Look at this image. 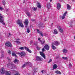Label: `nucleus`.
I'll return each instance as SVG.
<instances>
[{
	"instance_id": "nucleus-1",
	"label": "nucleus",
	"mask_w": 75,
	"mask_h": 75,
	"mask_svg": "<svg viewBox=\"0 0 75 75\" xmlns=\"http://www.w3.org/2000/svg\"><path fill=\"white\" fill-rule=\"evenodd\" d=\"M1 14L0 13V23H2L3 25H5V23H4V20L3 18H4V16H0Z\"/></svg>"
},
{
	"instance_id": "nucleus-2",
	"label": "nucleus",
	"mask_w": 75,
	"mask_h": 75,
	"mask_svg": "<svg viewBox=\"0 0 75 75\" xmlns=\"http://www.w3.org/2000/svg\"><path fill=\"white\" fill-rule=\"evenodd\" d=\"M11 65L12 67V69H15V68L16 67V66H15V65L13 64V63L11 62V63H9L8 64H7L8 67V66H9V65Z\"/></svg>"
},
{
	"instance_id": "nucleus-3",
	"label": "nucleus",
	"mask_w": 75,
	"mask_h": 75,
	"mask_svg": "<svg viewBox=\"0 0 75 75\" xmlns=\"http://www.w3.org/2000/svg\"><path fill=\"white\" fill-rule=\"evenodd\" d=\"M17 24H19V26H21V27H24V26L22 23H21L20 20H18L17 21Z\"/></svg>"
},
{
	"instance_id": "nucleus-4",
	"label": "nucleus",
	"mask_w": 75,
	"mask_h": 75,
	"mask_svg": "<svg viewBox=\"0 0 75 75\" xmlns=\"http://www.w3.org/2000/svg\"><path fill=\"white\" fill-rule=\"evenodd\" d=\"M5 45L6 46H7V47H9L10 48H11L12 47L11 44L10 43V42H7L6 43Z\"/></svg>"
},
{
	"instance_id": "nucleus-5",
	"label": "nucleus",
	"mask_w": 75,
	"mask_h": 75,
	"mask_svg": "<svg viewBox=\"0 0 75 75\" xmlns=\"http://www.w3.org/2000/svg\"><path fill=\"white\" fill-rule=\"evenodd\" d=\"M57 28L60 33H63V31H64L62 29V28H61V26H57Z\"/></svg>"
},
{
	"instance_id": "nucleus-6",
	"label": "nucleus",
	"mask_w": 75,
	"mask_h": 75,
	"mask_svg": "<svg viewBox=\"0 0 75 75\" xmlns=\"http://www.w3.org/2000/svg\"><path fill=\"white\" fill-rule=\"evenodd\" d=\"M36 61H42V58L41 59V57L39 56H37L36 57Z\"/></svg>"
},
{
	"instance_id": "nucleus-7",
	"label": "nucleus",
	"mask_w": 75,
	"mask_h": 75,
	"mask_svg": "<svg viewBox=\"0 0 75 75\" xmlns=\"http://www.w3.org/2000/svg\"><path fill=\"white\" fill-rule=\"evenodd\" d=\"M44 48L46 50H50V47L48 46V45H46L44 47Z\"/></svg>"
},
{
	"instance_id": "nucleus-8",
	"label": "nucleus",
	"mask_w": 75,
	"mask_h": 75,
	"mask_svg": "<svg viewBox=\"0 0 75 75\" xmlns=\"http://www.w3.org/2000/svg\"><path fill=\"white\" fill-rule=\"evenodd\" d=\"M40 55L42 57H43L44 59H45V55L43 52H40Z\"/></svg>"
},
{
	"instance_id": "nucleus-9",
	"label": "nucleus",
	"mask_w": 75,
	"mask_h": 75,
	"mask_svg": "<svg viewBox=\"0 0 75 75\" xmlns=\"http://www.w3.org/2000/svg\"><path fill=\"white\" fill-rule=\"evenodd\" d=\"M0 71L2 74H4V68H2L0 70Z\"/></svg>"
},
{
	"instance_id": "nucleus-10",
	"label": "nucleus",
	"mask_w": 75,
	"mask_h": 75,
	"mask_svg": "<svg viewBox=\"0 0 75 75\" xmlns=\"http://www.w3.org/2000/svg\"><path fill=\"white\" fill-rule=\"evenodd\" d=\"M52 44H54V45L58 46L59 44V42L58 41H55L54 42V43Z\"/></svg>"
},
{
	"instance_id": "nucleus-11",
	"label": "nucleus",
	"mask_w": 75,
	"mask_h": 75,
	"mask_svg": "<svg viewBox=\"0 0 75 75\" xmlns=\"http://www.w3.org/2000/svg\"><path fill=\"white\" fill-rule=\"evenodd\" d=\"M19 54L20 57H23V56H24V55H25V52H21V53H19Z\"/></svg>"
},
{
	"instance_id": "nucleus-12",
	"label": "nucleus",
	"mask_w": 75,
	"mask_h": 75,
	"mask_svg": "<svg viewBox=\"0 0 75 75\" xmlns=\"http://www.w3.org/2000/svg\"><path fill=\"white\" fill-rule=\"evenodd\" d=\"M24 23L25 24V25H26V26H25L27 27V26L28 24V21L27 19H26L25 21V22H24Z\"/></svg>"
},
{
	"instance_id": "nucleus-13",
	"label": "nucleus",
	"mask_w": 75,
	"mask_h": 75,
	"mask_svg": "<svg viewBox=\"0 0 75 75\" xmlns=\"http://www.w3.org/2000/svg\"><path fill=\"white\" fill-rule=\"evenodd\" d=\"M37 7L39 8H41V4L39 3H38L37 4Z\"/></svg>"
},
{
	"instance_id": "nucleus-14",
	"label": "nucleus",
	"mask_w": 75,
	"mask_h": 75,
	"mask_svg": "<svg viewBox=\"0 0 75 75\" xmlns=\"http://www.w3.org/2000/svg\"><path fill=\"white\" fill-rule=\"evenodd\" d=\"M58 10H59L61 8V5L59 4V3H58L57 4V7Z\"/></svg>"
},
{
	"instance_id": "nucleus-15",
	"label": "nucleus",
	"mask_w": 75,
	"mask_h": 75,
	"mask_svg": "<svg viewBox=\"0 0 75 75\" xmlns=\"http://www.w3.org/2000/svg\"><path fill=\"white\" fill-rule=\"evenodd\" d=\"M67 12L66 11L65 13L64 14V15H63V16H62V19H64L65 18V16H66V14H67Z\"/></svg>"
},
{
	"instance_id": "nucleus-16",
	"label": "nucleus",
	"mask_w": 75,
	"mask_h": 75,
	"mask_svg": "<svg viewBox=\"0 0 75 75\" xmlns=\"http://www.w3.org/2000/svg\"><path fill=\"white\" fill-rule=\"evenodd\" d=\"M57 67H58V66L56 64H54L53 66V69H56V68H57Z\"/></svg>"
},
{
	"instance_id": "nucleus-17",
	"label": "nucleus",
	"mask_w": 75,
	"mask_h": 75,
	"mask_svg": "<svg viewBox=\"0 0 75 75\" xmlns=\"http://www.w3.org/2000/svg\"><path fill=\"white\" fill-rule=\"evenodd\" d=\"M47 5L48 8V9H50V8H51V4H50V3H48L47 4Z\"/></svg>"
},
{
	"instance_id": "nucleus-18",
	"label": "nucleus",
	"mask_w": 75,
	"mask_h": 75,
	"mask_svg": "<svg viewBox=\"0 0 75 75\" xmlns=\"http://www.w3.org/2000/svg\"><path fill=\"white\" fill-rule=\"evenodd\" d=\"M63 53H67L68 52V50L67 49H64L63 50Z\"/></svg>"
},
{
	"instance_id": "nucleus-19",
	"label": "nucleus",
	"mask_w": 75,
	"mask_h": 75,
	"mask_svg": "<svg viewBox=\"0 0 75 75\" xmlns=\"http://www.w3.org/2000/svg\"><path fill=\"white\" fill-rule=\"evenodd\" d=\"M26 65H30V67H33V65L30 63H26Z\"/></svg>"
},
{
	"instance_id": "nucleus-20",
	"label": "nucleus",
	"mask_w": 75,
	"mask_h": 75,
	"mask_svg": "<svg viewBox=\"0 0 75 75\" xmlns=\"http://www.w3.org/2000/svg\"><path fill=\"white\" fill-rule=\"evenodd\" d=\"M54 45H54V44H52V48L53 50H55L56 49V47Z\"/></svg>"
},
{
	"instance_id": "nucleus-21",
	"label": "nucleus",
	"mask_w": 75,
	"mask_h": 75,
	"mask_svg": "<svg viewBox=\"0 0 75 75\" xmlns=\"http://www.w3.org/2000/svg\"><path fill=\"white\" fill-rule=\"evenodd\" d=\"M55 73H56V74H59V75L61 74V71L58 70L56 71H55Z\"/></svg>"
},
{
	"instance_id": "nucleus-22",
	"label": "nucleus",
	"mask_w": 75,
	"mask_h": 75,
	"mask_svg": "<svg viewBox=\"0 0 75 75\" xmlns=\"http://www.w3.org/2000/svg\"><path fill=\"white\" fill-rule=\"evenodd\" d=\"M67 7L68 10H71V7L69 4H67Z\"/></svg>"
},
{
	"instance_id": "nucleus-23",
	"label": "nucleus",
	"mask_w": 75,
	"mask_h": 75,
	"mask_svg": "<svg viewBox=\"0 0 75 75\" xmlns=\"http://www.w3.org/2000/svg\"><path fill=\"white\" fill-rule=\"evenodd\" d=\"M6 75H11V72L10 71H6Z\"/></svg>"
},
{
	"instance_id": "nucleus-24",
	"label": "nucleus",
	"mask_w": 75,
	"mask_h": 75,
	"mask_svg": "<svg viewBox=\"0 0 75 75\" xmlns=\"http://www.w3.org/2000/svg\"><path fill=\"white\" fill-rule=\"evenodd\" d=\"M54 33L55 34H58V31H57V29H54Z\"/></svg>"
},
{
	"instance_id": "nucleus-25",
	"label": "nucleus",
	"mask_w": 75,
	"mask_h": 75,
	"mask_svg": "<svg viewBox=\"0 0 75 75\" xmlns=\"http://www.w3.org/2000/svg\"><path fill=\"white\" fill-rule=\"evenodd\" d=\"M13 62L15 64H16V63H17V62H18V60L17 59H15Z\"/></svg>"
},
{
	"instance_id": "nucleus-26",
	"label": "nucleus",
	"mask_w": 75,
	"mask_h": 75,
	"mask_svg": "<svg viewBox=\"0 0 75 75\" xmlns=\"http://www.w3.org/2000/svg\"><path fill=\"white\" fill-rule=\"evenodd\" d=\"M15 75H20V74H19V73L18 71H15Z\"/></svg>"
},
{
	"instance_id": "nucleus-27",
	"label": "nucleus",
	"mask_w": 75,
	"mask_h": 75,
	"mask_svg": "<svg viewBox=\"0 0 75 75\" xmlns=\"http://www.w3.org/2000/svg\"><path fill=\"white\" fill-rule=\"evenodd\" d=\"M26 13L27 14V16H28V17H30V16L31 15H30V12H26Z\"/></svg>"
},
{
	"instance_id": "nucleus-28",
	"label": "nucleus",
	"mask_w": 75,
	"mask_h": 75,
	"mask_svg": "<svg viewBox=\"0 0 75 75\" xmlns=\"http://www.w3.org/2000/svg\"><path fill=\"white\" fill-rule=\"evenodd\" d=\"M27 32L28 33H29L30 32V29L28 28H27Z\"/></svg>"
},
{
	"instance_id": "nucleus-29",
	"label": "nucleus",
	"mask_w": 75,
	"mask_h": 75,
	"mask_svg": "<svg viewBox=\"0 0 75 75\" xmlns=\"http://www.w3.org/2000/svg\"><path fill=\"white\" fill-rule=\"evenodd\" d=\"M3 4L4 5H5L6 4V2H5V1L4 0H3L2 1Z\"/></svg>"
},
{
	"instance_id": "nucleus-30",
	"label": "nucleus",
	"mask_w": 75,
	"mask_h": 75,
	"mask_svg": "<svg viewBox=\"0 0 75 75\" xmlns=\"http://www.w3.org/2000/svg\"><path fill=\"white\" fill-rule=\"evenodd\" d=\"M3 10H4V8L2 7H0V10L1 11H2Z\"/></svg>"
},
{
	"instance_id": "nucleus-31",
	"label": "nucleus",
	"mask_w": 75,
	"mask_h": 75,
	"mask_svg": "<svg viewBox=\"0 0 75 75\" xmlns=\"http://www.w3.org/2000/svg\"><path fill=\"white\" fill-rule=\"evenodd\" d=\"M62 58L64 59H67V57H62Z\"/></svg>"
},
{
	"instance_id": "nucleus-32",
	"label": "nucleus",
	"mask_w": 75,
	"mask_h": 75,
	"mask_svg": "<svg viewBox=\"0 0 75 75\" xmlns=\"http://www.w3.org/2000/svg\"><path fill=\"white\" fill-rule=\"evenodd\" d=\"M11 51H10V50H8V54H9V55L11 54Z\"/></svg>"
},
{
	"instance_id": "nucleus-33",
	"label": "nucleus",
	"mask_w": 75,
	"mask_h": 75,
	"mask_svg": "<svg viewBox=\"0 0 75 75\" xmlns=\"http://www.w3.org/2000/svg\"><path fill=\"white\" fill-rule=\"evenodd\" d=\"M12 56H15V57L17 56V55H16V54L14 53H13L12 54Z\"/></svg>"
},
{
	"instance_id": "nucleus-34",
	"label": "nucleus",
	"mask_w": 75,
	"mask_h": 75,
	"mask_svg": "<svg viewBox=\"0 0 75 75\" xmlns=\"http://www.w3.org/2000/svg\"><path fill=\"white\" fill-rule=\"evenodd\" d=\"M25 49V50H26V51H28V50L29 49L28 47H24Z\"/></svg>"
},
{
	"instance_id": "nucleus-35",
	"label": "nucleus",
	"mask_w": 75,
	"mask_h": 75,
	"mask_svg": "<svg viewBox=\"0 0 75 75\" xmlns=\"http://www.w3.org/2000/svg\"><path fill=\"white\" fill-rule=\"evenodd\" d=\"M27 51H28V52H30V53H31V50H30L29 49H28V50H27Z\"/></svg>"
},
{
	"instance_id": "nucleus-36",
	"label": "nucleus",
	"mask_w": 75,
	"mask_h": 75,
	"mask_svg": "<svg viewBox=\"0 0 75 75\" xmlns=\"http://www.w3.org/2000/svg\"><path fill=\"white\" fill-rule=\"evenodd\" d=\"M25 65H26V63L25 64H23V65L22 66V67L24 68V67H25Z\"/></svg>"
},
{
	"instance_id": "nucleus-37",
	"label": "nucleus",
	"mask_w": 75,
	"mask_h": 75,
	"mask_svg": "<svg viewBox=\"0 0 75 75\" xmlns=\"http://www.w3.org/2000/svg\"><path fill=\"white\" fill-rule=\"evenodd\" d=\"M45 40H44L42 42H41V44H42H42H44V42H45Z\"/></svg>"
},
{
	"instance_id": "nucleus-38",
	"label": "nucleus",
	"mask_w": 75,
	"mask_h": 75,
	"mask_svg": "<svg viewBox=\"0 0 75 75\" xmlns=\"http://www.w3.org/2000/svg\"><path fill=\"white\" fill-rule=\"evenodd\" d=\"M37 9V8H34L33 9V10L34 11H36V10Z\"/></svg>"
},
{
	"instance_id": "nucleus-39",
	"label": "nucleus",
	"mask_w": 75,
	"mask_h": 75,
	"mask_svg": "<svg viewBox=\"0 0 75 75\" xmlns=\"http://www.w3.org/2000/svg\"><path fill=\"white\" fill-rule=\"evenodd\" d=\"M16 42L18 44H20V42L19 41H16Z\"/></svg>"
},
{
	"instance_id": "nucleus-40",
	"label": "nucleus",
	"mask_w": 75,
	"mask_h": 75,
	"mask_svg": "<svg viewBox=\"0 0 75 75\" xmlns=\"http://www.w3.org/2000/svg\"><path fill=\"white\" fill-rule=\"evenodd\" d=\"M51 61H52V59H50L49 61L48 62V63H50V62H51Z\"/></svg>"
},
{
	"instance_id": "nucleus-41",
	"label": "nucleus",
	"mask_w": 75,
	"mask_h": 75,
	"mask_svg": "<svg viewBox=\"0 0 75 75\" xmlns=\"http://www.w3.org/2000/svg\"><path fill=\"white\" fill-rule=\"evenodd\" d=\"M42 52H44V51H45V49L44 48L42 49Z\"/></svg>"
},
{
	"instance_id": "nucleus-42",
	"label": "nucleus",
	"mask_w": 75,
	"mask_h": 75,
	"mask_svg": "<svg viewBox=\"0 0 75 75\" xmlns=\"http://www.w3.org/2000/svg\"><path fill=\"white\" fill-rule=\"evenodd\" d=\"M38 50H40V48L38 47H36Z\"/></svg>"
},
{
	"instance_id": "nucleus-43",
	"label": "nucleus",
	"mask_w": 75,
	"mask_h": 75,
	"mask_svg": "<svg viewBox=\"0 0 75 75\" xmlns=\"http://www.w3.org/2000/svg\"><path fill=\"white\" fill-rule=\"evenodd\" d=\"M73 23V22H72V21L70 23V24L71 27L72 26V23Z\"/></svg>"
},
{
	"instance_id": "nucleus-44",
	"label": "nucleus",
	"mask_w": 75,
	"mask_h": 75,
	"mask_svg": "<svg viewBox=\"0 0 75 75\" xmlns=\"http://www.w3.org/2000/svg\"><path fill=\"white\" fill-rule=\"evenodd\" d=\"M41 73H42V74H44V70H42L41 71Z\"/></svg>"
},
{
	"instance_id": "nucleus-45",
	"label": "nucleus",
	"mask_w": 75,
	"mask_h": 75,
	"mask_svg": "<svg viewBox=\"0 0 75 75\" xmlns=\"http://www.w3.org/2000/svg\"><path fill=\"white\" fill-rule=\"evenodd\" d=\"M37 31L38 33H40V31H39V30L37 29Z\"/></svg>"
},
{
	"instance_id": "nucleus-46",
	"label": "nucleus",
	"mask_w": 75,
	"mask_h": 75,
	"mask_svg": "<svg viewBox=\"0 0 75 75\" xmlns=\"http://www.w3.org/2000/svg\"><path fill=\"white\" fill-rule=\"evenodd\" d=\"M37 31L38 33H40V31H39V30L37 29Z\"/></svg>"
},
{
	"instance_id": "nucleus-47",
	"label": "nucleus",
	"mask_w": 75,
	"mask_h": 75,
	"mask_svg": "<svg viewBox=\"0 0 75 75\" xmlns=\"http://www.w3.org/2000/svg\"><path fill=\"white\" fill-rule=\"evenodd\" d=\"M69 67H72V64H71L70 63L69 64Z\"/></svg>"
},
{
	"instance_id": "nucleus-48",
	"label": "nucleus",
	"mask_w": 75,
	"mask_h": 75,
	"mask_svg": "<svg viewBox=\"0 0 75 75\" xmlns=\"http://www.w3.org/2000/svg\"><path fill=\"white\" fill-rule=\"evenodd\" d=\"M6 12H7V11H8V10H9V9L8 8H6Z\"/></svg>"
},
{
	"instance_id": "nucleus-49",
	"label": "nucleus",
	"mask_w": 75,
	"mask_h": 75,
	"mask_svg": "<svg viewBox=\"0 0 75 75\" xmlns=\"http://www.w3.org/2000/svg\"><path fill=\"white\" fill-rule=\"evenodd\" d=\"M20 50H24V48H23V47H22L20 48Z\"/></svg>"
},
{
	"instance_id": "nucleus-50",
	"label": "nucleus",
	"mask_w": 75,
	"mask_h": 75,
	"mask_svg": "<svg viewBox=\"0 0 75 75\" xmlns=\"http://www.w3.org/2000/svg\"><path fill=\"white\" fill-rule=\"evenodd\" d=\"M4 57V54H1V58H3Z\"/></svg>"
},
{
	"instance_id": "nucleus-51",
	"label": "nucleus",
	"mask_w": 75,
	"mask_h": 75,
	"mask_svg": "<svg viewBox=\"0 0 75 75\" xmlns=\"http://www.w3.org/2000/svg\"><path fill=\"white\" fill-rule=\"evenodd\" d=\"M40 35H41V36H42V37H43V34H42V33H40Z\"/></svg>"
},
{
	"instance_id": "nucleus-52",
	"label": "nucleus",
	"mask_w": 75,
	"mask_h": 75,
	"mask_svg": "<svg viewBox=\"0 0 75 75\" xmlns=\"http://www.w3.org/2000/svg\"><path fill=\"white\" fill-rule=\"evenodd\" d=\"M10 36H11V34H10V33H9V35H8L9 37H10Z\"/></svg>"
},
{
	"instance_id": "nucleus-53",
	"label": "nucleus",
	"mask_w": 75,
	"mask_h": 75,
	"mask_svg": "<svg viewBox=\"0 0 75 75\" xmlns=\"http://www.w3.org/2000/svg\"><path fill=\"white\" fill-rule=\"evenodd\" d=\"M38 40H39L40 41V42H41V39L40 38H38Z\"/></svg>"
},
{
	"instance_id": "nucleus-54",
	"label": "nucleus",
	"mask_w": 75,
	"mask_h": 75,
	"mask_svg": "<svg viewBox=\"0 0 75 75\" xmlns=\"http://www.w3.org/2000/svg\"><path fill=\"white\" fill-rule=\"evenodd\" d=\"M31 21H35V20H34V19H32Z\"/></svg>"
},
{
	"instance_id": "nucleus-55",
	"label": "nucleus",
	"mask_w": 75,
	"mask_h": 75,
	"mask_svg": "<svg viewBox=\"0 0 75 75\" xmlns=\"http://www.w3.org/2000/svg\"><path fill=\"white\" fill-rule=\"evenodd\" d=\"M7 59L8 60H10V59L8 57H7Z\"/></svg>"
},
{
	"instance_id": "nucleus-56",
	"label": "nucleus",
	"mask_w": 75,
	"mask_h": 75,
	"mask_svg": "<svg viewBox=\"0 0 75 75\" xmlns=\"http://www.w3.org/2000/svg\"><path fill=\"white\" fill-rule=\"evenodd\" d=\"M33 40H31V41H30V42H33Z\"/></svg>"
},
{
	"instance_id": "nucleus-57",
	"label": "nucleus",
	"mask_w": 75,
	"mask_h": 75,
	"mask_svg": "<svg viewBox=\"0 0 75 75\" xmlns=\"http://www.w3.org/2000/svg\"><path fill=\"white\" fill-rule=\"evenodd\" d=\"M50 2H51V1H52V0H50Z\"/></svg>"
},
{
	"instance_id": "nucleus-58",
	"label": "nucleus",
	"mask_w": 75,
	"mask_h": 75,
	"mask_svg": "<svg viewBox=\"0 0 75 75\" xmlns=\"http://www.w3.org/2000/svg\"><path fill=\"white\" fill-rule=\"evenodd\" d=\"M17 40L18 41V40H20V39H17Z\"/></svg>"
},
{
	"instance_id": "nucleus-59",
	"label": "nucleus",
	"mask_w": 75,
	"mask_h": 75,
	"mask_svg": "<svg viewBox=\"0 0 75 75\" xmlns=\"http://www.w3.org/2000/svg\"><path fill=\"white\" fill-rule=\"evenodd\" d=\"M54 24V23H52V25H53Z\"/></svg>"
},
{
	"instance_id": "nucleus-60",
	"label": "nucleus",
	"mask_w": 75,
	"mask_h": 75,
	"mask_svg": "<svg viewBox=\"0 0 75 75\" xmlns=\"http://www.w3.org/2000/svg\"><path fill=\"white\" fill-rule=\"evenodd\" d=\"M42 23H41V24H40V25H42Z\"/></svg>"
},
{
	"instance_id": "nucleus-61",
	"label": "nucleus",
	"mask_w": 75,
	"mask_h": 75,
	"mask_svg": "<svg viewBox=\"0 0 75 75\" xmlns=\"http://www.w3.org/2000/svg\"><path fill=\"white\" fill-rule=\"evenodd\" d=\"M73 1H74V0H73Z\"/></svg>"
},
{
	"instance_id": "nucleus-62",
	"label": "nucleus",
	"mask_w": 75,
	"mask_h": 75,
	"mask_svg": "<svg viewBox=\"0 0 75 75\" xmlns=\"http://www.w3.org/2000/svg\"><path fill=\"white\" fill-rule=\"evenodd\" d=\"M59 0V1H61V0Z\"/></svg>"
}]
</instances>
